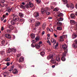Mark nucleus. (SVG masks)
I'll list each match as a JSON object with an SVG mask.
<instances>
[{
  "label": "nucleus",
  "instance_id": "nucleus-1",
  "mask_svg": "<svg viewBox=\"0 0 77 77\" xmlns=\"http://www.w3.org/2000/svg\"><path fill=\"white\" fill-rule=\"evenodd\" d=\"M13 20L11 21V23L12 25H14L16 23V21H18L19 20V17L17 15L13 17Z\"/></svg>",
  "mask_w": 77,
  "mask_h": 77
},
{
  "label": "nucleus",
  "instance_id": "nucleus-2",
  "mask_svg": "<svg viewBox=\"0 0 77 77\" xmlns=\"http://www.w3.org/2000/svg\"><path fill=\"white\" fill-rule=\"evenodd\" d=\"M67 47H67V46L66 45H63L62 46V48L64 49V50H65L64 51V53H66V51H68V50L67 49Z\"/></svg>",
  "mask_w": 77,
  "mask_h": 77
},
{
  "label": "nucleus",
  "instance_id": "nucleus-3",
  "mask_svg": "<svg viewBox=\"0 0 77 77\" xmlns=\"http://www.w3.org/2000/svg\"><path fill=\"white\" fill-rule=\"evenodd\" d=\"M33 15L34 17L36 18L38 17L39 16V12L38 11H35Z\"/></svg>",
  "mask_w": 77,
  "mask_h": 77
},
{
  "label": "nucleus",
  "instance_id": "nucleus-4",
  "mask_svg": "<svg viewBox=\"0 0 77 77\" xmlns=\"http://www.w3.org/2000/svg\"><path fill=\"white\" fill-rule=\"evenodd\" d=\"M66 56V53H64L63 54V57L61 58V60L62 61H65L66 59L65 58V57Z\"/></svg>",
  "mask_w": 77,
  "mask_h": 77
},
{
  "label": "nucleus",
  "instance_id": "nucleus-5",
  "mask_svg": "<svg viewBox=\"0 0 77 77\" xmlns=\"http://www.w3.org/2000/svg\"><path fill=\"white\" fill-rule=\"evenodd\" d=\"M5 36L6 38L9 39H11L12 37V36L9 34H5Z\"/></svg>",
  "mask_w": 77,
  "mask_h": 77
},
{
  "label": "nucleus",
  "instance_id": "nucleus-6",
  "mask_svg": "<svg viewBox=\"0 0 77 77\" xmlns=\"http://www.w3.org/2000/svg\"><path fill=\"white\" fill-rule=\"evenodd\" d=\"M51 41L52 43H53V44L54 45V44L56 43V40H54V39L53 38H51Z\"/></svg>",
  "mask_w": 77,
  "mask_h": 77
},
{
  "label": "nucleus",
  "instance_id": "nucleus-7",
  "mask_svg": "<svg viewBox=\"0 0 77 77\" xmlns=\"http://www.w3.org/2000/svg\"><path fill=\"white\" fill-rule=\"evenodd\" d=\"M24 57H21L19 59L20 62H24Z\"/></svg>",
  "mask_w": 77,
  "mask_h": 77
},
{
  "label": "nucleus",
  "instance_id": "nucleus-8",
  "mask_svg": "<svg viewBox=\"0 0 77 77\" xmlns=\"http://www.w3.org/2000/svg\"><path fill=\"white\" fill-rule=\"evenodd\" d=\"M40 23L39 22H36L35 23V27H37V26H39L40 25Z\"/></svg>",
  "mask_w": 77,
  "mask_h": 77
},
{
  "label": "nucleus",
  "instance_id": "nucleus-9",
  "mask_svg": "<svg viewBox=\"0 0 77 77\" xmlns=\"http://www.w3.org/2000/svg\"><path fill=\"white\" fill-rule=\"evenodd\" d=\"M56 60H57V62H60V57H59V55L56 57Z\"/></svg>",
  "mask_w": 77,
  "mask_h": 77
},
{
  "label": "nucleus",
  "instance_id": "nucleus-10",
  "mask_svg": "<svg viewBox=\"0 0 77 77\" xmlns=\"http://www.w3.org/2000/svg\"><path fill=\"white\" fill-rule=\"evenodd\" d=\"M35 47L37 49H39V48H40V47H41V45H39L38 44H35Z\"/></svg>",
  "mask_w": 77,
  "mask_h": 77
},
{
  "label": "nucleus",
  "instance_id": "nucleus-11",
  "mask_svg": "<svg viewBox=\"0 0 77 77\" xmlns=\"http://www.w3.org/2000/svg\"><path fill=\"white\" fill-rule=\"evenodd\" d=\"M57 26H62V23L61 22H60L59 21H58L57 22Z\"/></svg>",
  "mask_w": 77,
  "mask_h": 77
},
{
  "label": "nucleus",
  "instance_id": "nucleus-12",
  "mask_svg": "<svg viewBox=\"0 0 77 77\" xmlns=\"http://www.w3.org/2000/svg\"><path fill=\"white\" fill-rule=\"evenodd\" d=\"M70 9L71 10L72 9H74V5L73 4H72V3H70Z\"/></svg>",
  "mask_w": 77,
  "mask_h": 77
},
{
  "label": "nucleus",
  "instance_id": "nucleus-13",
  "mask_svg": "<svg viewBox=\"0 0 77 77\" xmlns=\"http://www.w3.org/2000/svg\"><path fill=\"white\" fill-rule=\"evenodd\" d=\"M13 73L14 74H17L18 73V70L15 69L14 70L12 71Z\"/></svg>",
  "mask_w": 77,
  "mask_h": 77
},
{
  "label": "nucleus",
  "instance_id": "nucleus-14",
  "mask_svg": "<svg viewBox=\"0 0 77 77\" xmlns=\"http://www.w3.org/2000/svg\"><path fill=\"white\" fill-rule=\"evenodd\" d=\"M16 52V50L14 48L12 49V54H15Z\"/></svg>",
  "mask_w": 77,
  "mask_h": 77
},
{
  "label": "nucleus",
  "instance_id": "nucleus-15",
  "mask_svg": "<svg viewBox=\"0 0 77 77\" xmlns=\"http://www.w3.org/2000/svg\"><path fill=\"white\" fill-rule=\"evenodd\" d=\"M29 5L30 8H33V4L32 2H29Z\"/></svg>",
  "mask_w": 77,
  "mask_h": 77
},
{
  "label": "nucleus",
  "instance_id": "nucleus-16",
  "mask_svg": "<svg viewBox=\"0 0 77 77\" xmlns=\"http://www.w3.org/2000/svg\"><path fill=\"white\" fill-rule=\"evenodd\" d=\"M57 29L58 30H61L62 29V28L61 26H57Z\"/></svg>",
  "mask_w": 77,
  "mask_h": 77
},
{
  "label": "nucleus",
  "instance_id": "nucleus-17",
  "mask_svg": "<svg viewBox=\"0 0 77 77\" xmlns=\"http://www.w3.org/2000/svg\"><path fill=\"white\" fill-rule=\"evenodd\" d=\"M72 46L74 48H77V45L76 43L75 44H73L72 45Z\"/></svg>",
  "mask_w": 77,
  "mask_h": 77
},
{
  "label": "nucleus",
  "instance_id": "nucleus-18",
  "mask_svg": "<svg viewBox=\"0 0 77 77\" xmlns=\"http://www.w3.org/2000/svg\"><path fill=\"white\" fill-rule=\"evenodd\" d=\"M70 22L72 24H75V21L73 20H70Z\"/></svg>",
  "mask_w": 77,
  "mask_h": 77
},
{
  "label": "nucleus",
  "instance_id": "nucleus-19",
  "mask_svg": "<svg viewBox=\"0 0 77 77\" xmlns=\"http://www.w3.org/2000/svg\"><path fill=\"white\" fill-rule=\"evenodd\" d=\"M31 37L32 39H34L35 38V34H32L31 35Z\"/></svg>",
  "mask_w": 77,
  "mask_h": 77
},
{
  "label": "nucleus",
  "instance_id": "nucleus-20",
  "mask_svg": "<svg viewBox=\"0 0 77 77\" xmlns=\"http://www.w3.org/2000/svg\"><path fill=\"white\" fill-rule=\"evenodd\" d=\"M63 2L64 5H65L68 3V1L67 0H63Z\"/></svg>",
  "mask_w": 77,
  "mask_h": 77
},
{
  "label": "nucleus",
  "instance_id": "nucleus-21",
  "mask_svg": "<svg viewBox=\"0 0 77 77\" xmlns=\"http://www.w3.org/2000/svg\"><path fill=\"white\" fill-rule=\"evenodd\" d=\"M51 62L52 63H54L55 62L54 59H51Z\"/></svg>",
  "mask_w": 77,
  "mask_h": 77
},
{
  "label": "nucleus",
  "instance_id": "nucleus-22",
  "mask_svg": "<svg viewBox=\"0 0 77 77\" xmlns=\"http://www.w3.org/2000/svg\"><path fill=\"white\" fill-rule=\"evenodd\" d=\"M13 9H14V7H12L10 9H8H8H7V11H8V12H11V11H12V10Z\"/></svg>",
  "mask_w": 77,
  "mask_h": 77
},
{
  "label": "nucleus",
  "instance_id": "nucleus-23",
  "mask_svg": "<svg viewBox=\"0 0 77 77\" xmlns=\"http://www.w3.org/2000/svg\"><path fill=\"white\" fill-rule=\"evenodd\" d=\"M71 17V18H74L75 17V15L73 14H72L70 15Z\"/></svg>",
  "mask_w": 77,
  "mask_h": 77
},
{
  "label": "nucleus",
  "instance_id": "nucleus-24",
  "mask_svg": "<svg viewBox=\"0 0 77 77\" xmlns=\"http://www.w3.org/2000/svg\"><path fill=\"white\" fill-rule=\"evenodd\" d=\"M45 26H46V24L45 23H44V24H43L42 26V27L43 28V29L44 30L45 29Z\"/></svg>",
  "mask_w": 77,
  "mask_h": 77
},
{
  "label": "nucleus",
  "instance_id": "nucleus-25",
  "mask_svg": "<svg viewBox=\"0 0 77 77\" xmlns=\"http://www.w3.org/2000/svg\"><path fill=\"white\" fill-rule=\"evenodd\" d=\"M41 12L42 13V14H44V13L45 12V10L43 9H42L41 10Z\"/></svg>",
  "mask_w": 77,
  "mask_h": 77
},
{
  "label": "nucleus",
  "instance_id": "nucleus-26",
  "mask_svg": "<svg viewBox=\"0 0 77 77\" xmlns=\"http://www.w3.org/2000/svg\"><path fill=\"white\" fill-rule=\"evenodd\" d=\"M57 20L58 21H62L63 20V19L62 18H60L59 19H57Z\"/></svg>",
  "mask_w": 77,
  "mask_h": 77
},
{
  "label": "nucleus",
  "instance_id": "nucleus-27",
  "mask_svg": "<svg viewBox=\"0 0 77 77\" xmlns=\"http://www.w3.org/2000/svg\"><path fill=\"white\" fill-rule=\"evenodd\" d=\"M25 7L27 9H28V8H29L30 7V6H29V4H26L25 5Z\"/></svg>",
  "mask_w": 77,
  "mask_h": 77
},
{
  "label": "nucleus",
  "instance_id": "nucleus-28",
  "mask_svg": "<svg viewBox=\"0 0 77 77\" xmlns=\"http://www.w3.org/2000/svg\"><path fill=\"white\" fill-rule=\"evenodd\" d=\"M9 27L10 30H12L13 29H14V27L12 26H9Z\"/></svg>",
  "mask_w": 77,
  "mask_h": 77
},
{
  "label": "nucleus",
  "instance_id": "nucleus-29",
  "mask_svg": "<svg viewBox=\"0 0 77 77\" xmlns=\"http://www.w3.org/2000/svg\"><path fill=\"white\" fill-rule=\"evenodd\" d=\"M29 20H30V21L31 23H34V22H35V20L33 19H30Z\"/></svg>",
  "mask_w": 77,
  "mask_h": 77
},
{
  "label": "nucleus",
  "instance_id": "nucleus-30",
  "mask_svg": "<svg viewBox=\"0 0 77 77\" xmlns=\"http://www.w3.org/2000/svg\"><path fill=\"white\" fill-rule=\"evenodd\" d=\"M5 40L2 41V42L1 45V46L3 45H4L5 44Z\"/></svg>",
  "mask_w": 77,
  "mask_h": 77
},
{
  "label": "nucleus",
  "instance_id": "nucleus-31",
  "mask_svg": "<svg viewBox=\"0 0 77 77\" xmlns=\"http://www.w3.org/2000/svg\"><path fill=\"white\" fill-rule=\"evenodd\" d=\"M58 45H59V44H58V43H57L56 45H55L54 47V48L56 49L57 48V47L58 46Z\"/></svg>",
  "mask_w": 77,
  "mask_h": 77
},
{
  "label": "nucleus",
  "instance_id": "nucleus-32",
  "mask_svg": "<svg viewBox=\"0 0 77 77\" xmlns=\"http://www.w3.org/2000/svg\"><path fill=\"white\" fill-rule=\"evenodd\" d=\"M35 1L37 3L39 4V3H41V0H35Z\"/></svg>",
  "mask_w": 77,
  "mask_h": 77
},
{
  "label": "nucleus",
  "instance_id": "nucleus-33",
  "mask_svg": "<svg viewBox=\"0 0 77 77\" xmlns=\"http://www.w3.org/2000/svg\"><path fill=\"white\" fill-rule=\"evenodd\" d=\"M12 52V49L9 48L8 50V53H10V52Z\"/></svg>",
  "mask_w": 77,
  "mask_h": 77
},
{
  "label": "nucleus",
  "instance_id": "nucleus-34",
  "mask_svg": "<svg viewBox=\"0 0 77 77\" xmlns=\"http://www.w3.org/2000/svg\"><path fill=\"white\" fill-rule=\"evenodd\" d=\"M40 54H41V56H44V55L45 54V53L43 51L42 52L40 53Z\"/></svg>",
  "mask_w": 77,
  "mask_h": 77
},
{
  "label": "nucleus",
  "instance_id": "nucleus-35",
  "mask_svg": "<svg viewBox=\"0 0 77 77\" xmlns=\"http://www.w3.org/2000/svg\"><path fill=\"white\" fill-rule=\"evenodd\" d=\"M19 16H20V17H23V14L20 13L19 14Z\"/></svg>",
  "mask_w": 77,
  "mask_h": 77
},
{
  "label": "nucleus",
  "instance_id": "nucleus-36",
  "mask_svg": "<svg viewBox=\"0 0 77 77\" xmlns=\"http://www.w3.org/2000/svg\"><path fill=\"white\" fill-rule=\"evenodd\" d=\"M66 6L67 8H69L70 7V4H66Z\"/></svg>",
  "mask_w": 77,
  "mask_h": 77
},
{
  "label": "nucleus",
  "instance_id": "nucleus-37",
  "mask_svg": "<svg viewBox=\"0 0 77 77\" xmlns=\"http://www.w3.org/2000/svg\"><path fill=\"white\" fill-rule=\"evenodd\" d=\"M59 11V8H55L54 10V11Z\"/></svg>",
  "mask_w": 77,
  "mask_h": 77
},
{
  "label": "nucleus",
  "instance_id": "nucleus-38",
  "mask_svg": "<svg viewBox=\"0 0 77 77\" xmlns=\"http://www.w3.org/2000/svg\"><path fill=\"white\" fill-rule=\"evenodd\" d=\"M1 54L2 55H5V51H1Z\"/></svg>",
  "mask_w": 77,
  "mask_h": 77
},
{
  "label": "nucleus",
  "instance_id": "nucleus-39",
  "mask_svg": "<svg viewBox=\"0 0 77 77\" xmlns=\"http://www.w3.org/2000/svg\"><path fill=\"white\" fill-rule=\"evenodd\" d=\"M47 43L49 44L50 45H51V42H50V41L49 40H48V41H47Z\"/></svg>",
  "mask_w": 77,
  "mask_h": 77
},
{
  "label": "nucleus",
  "instance_id": "nucleus-40",
  "mask_svg": "<svg viewBox=\"0 0 77 77\" xmlns=\"http://www.w3.org/2000/svg\"><path fill=\"white\" fill-rule=\"evenodd\" d=\"M53 55H50L49 56V58L50 59H53Z\"/></svg>",
  "mask_w": 77,
  "mask_h": 77
},
{
  "label": "nucleus",
  "instance_id": "nucleus-41",
  "mask_svg": "<svg viewBox=\"0 0 77 77\" xmlns=\"http://www.w3.org/2000/svg\"><path fill=\"white\" fill-rule=\"evenodd\" d=\"M5 0H0V2H1V3H5Z\"/></svg>",
  "mask_w": 77,
  "mask_h": 77
},
{
  "label": "nucleus",
  "instance_id": "nucleus-42",
  "mask_svg": "<svg viewBox=\"0 0 77 77\" xmlns=\"http://www.w3.org/2000/svg\"><path fill=\"white\" fill-rule=\"evenodd\" d=\"M20 8H22V9H24V8H25V7H24V6L21 5L20 6Z\"/></svg>",
  "mask_w": 77,
  "mask_h": 77
},
{
  "label": "nucleus",
  "instance_id": "nucleus-43",
  "mask_svg": "<svg viewBox=\"0 0 77 77\" xmlns=\"http://www.w3.org/2000/svg\"><path fill=\"white\" fill-rule=\"evenodd\" d=\"M10 58H8L5 60V61H7V62H8L9 61H10Z\"/></svg>",
  "mask_w": 77,
  "mask_h": 77
},
{
  "label": "nucleus",
  "instance_id": "nucleus-44",
  "mask_svg": "<svg viewBox=\"0 0 77 77\" xmlns=\"http://www.w3.org/2000/svg\"><path fill=\"white\" fill-rule=\"evenodd\" d=\"M63 14L60 13L59 15H58V17H59V16H63Z\"/></svg>",
  "mask_w": 77,
  "mask_h": 77
},
{
  "label": "nucleus",
  "instance_id": "nucleus-45",
  "mask_svg": "<svg viewBox=\"0 0 77 77\" xmlns=\"http://www.w3.org/2000/svg\"><path fill=\"white\" fill-rule=\"evenodd\" d=\"M46 13L47 15H50V13L48 12H46Z\"/></svg>",
  "mask_w": 77,
  "mask_h": 77
},
{
  "label": "nucleus",
  "instance_id": "nucleus-46",
  "mask_svg": "<svg viewBox=\"0 0 77 77\" xmlns=\"http://www.w3.org/2000/svg\"><path fill=\"white\" fill-rule=\"evenodd\" d=\"M48 8H45V12L46 11H48Z\"/></svg>",
  "mask_w": 77,
  "mask_h": 77
},
{
  "label": "nucleus",
  "instance_id": "nucleus-47",
  "mask_svg": "<svg viewBox=\"0 0 77 77\" xmlns=\"http://www.w3.org/2000/svg\"><path fill=\"white\" fill-rule=\"evenodd\" d=\"M49 30L50 32H53V30L52 28H50V29H49Z\"/></svg>",
  "mask_w": 77,
  "mask_h": 77
},
{
  "label": "nucleus",
  "instance_id": "nucleus-48",
  "mask_svg": "<svg viewBox=\"0 0 77 77\" xmlns=\"http://www.w3.org/2000/svg\"><path fill=\"white\" fill-rule=\"evenodd\" d=\"M24 21V19H20V22H22V21Z\"/></svg>",
  "mask_w": 77,
  "mask_h": 77
},
{
  "label": "nucleus",
  "instance_id": "nucleus-49",
  "mask_svg": "<svg viewBox=\"0 0 77 77\" xmlns=\"http://www.w3.org/2000/svg\"><path fill=\"white\" fill-rule=\"evenodd\" d=\"M21 54H18L17 55V57H20V56H21Z\"/></svg>",
  "mask_w": 77,
  "mask_h": 77
},
{
  "label": "nucleus",
  "instance_id": "nucleus-50",
  "mask_svg": "<svg viewBox=\"0 0 77 77\" xmlns=\"http://www.w3.org/2000/svg\"><path fill=\"white\" fill-rule=\"evenodd\" d=\"M7 32L8 33H10V32H11V30L9 29H8L7 30Z\"/></svg>",
  "mask_w": 77,
  "mask_h": 77
},
{
  "label": "nucleus",
  "instance_id": "nucleus-51",
  "mask_svg": "<svg viewBox=\"0 0 77 77\" xmlns=\"http://www.w3.org/2000/svg\"><path fill=\"white\" fill-rule=\"evenodd\" d=\"M35 39L36 41H38L39 40V38L37 37L35 38Z\"/></svg>",
  "mask_w": 77,
  "mask_h": 77
},
{
  "label": "nucleus",
  "instance_id": "nucleus-52",
  "mask_svg": "<svg viewBox=\"0 0 77 77\" xmlns=\"http://www.w3.org/2000/svg\"><path fill=\"white\" fill-rule=\"evenodd\" d=\"M7 68V66H4L3 68V70H4V69H6V68Z\"/></svg>",
  "mask_w": 77,
  "mask_h": 77
},
{
  "label": "nucleus",
  "instance_id": "nucleus-53",
  "mask_svg": "<svg viewBox=\"0 0 77 77\" xmlns=\"http://www.w3.org/2000/svg\"><path fill=\"white\" fill-rule=\"evenodd\" d=\"M6 65L7 66H9V65H10V63L9 62L7 63Z\"/></svg>",
  "mask_w": 77,
  "mask_h": 77
},
{
  "label": "nucleus",
  "instance_id": "nucleus-54",
  "mask_svg": "<svg viewBox=\"0 0 77 77\" xmlns=\"http://www.w3.org/2000/svg\"><path fill=\"white\" fill-rule=\"evenodd\" d=\"M54 35L55 38H57V35H56L55 34H54Z\"/></svg>",
  "mask_w": 77,
  "mask_h": 77
},
{
  "label": "nucleus",
  "instance_id": "nucleus-55",
  "mask_svg": "<svg viewBox=\"0 0 77 77\" xmlns=\"http://www.w3.org/2000/svg\"><path fill=\"white\" fill-rule=\"evenodd\" d=\"M74 36H75L74 38H73V39H74V38H76V37H77V35H74Z\"/></svg>",
  "mask_w": 77,
  "mask_h": 77
},
{
  "label": "nucleus",
  "instance_id": "nucleus-56",
  "mask_svg": "<svg viewBox=\"0 0 77 77\" xmlns=\"http://www.w3.org/2000/svg\"><path fill=\"white\" fill-rule=\"evenodd\" d=\"M31 46L32 47H35V46L33 44H32Z\"/></svg>",
  "mask_w": 77,
  "mask_h": 77
},
{
  "label": "nucleus",
  "instance_id": "nucleus-57",
  "mask_svg": "<svg viewBox=\"0 0 77 77\" xmlns=\"http://www.w3.org/2000/svg\"><path fill=\"white\" fill-rule=\"evenodd\" d=\"M75 44H77V39H75Z\"/></svg>",
  "mask_w": 77,
  "mask_h": 77
},
{
  "label": "nucleus",
  "instance_id": "nucleus-58",
  "mask_svg": "<svg viewBox=\"0 0 77 77\" xmlns=\"http://www.w3.org/2000/svg\"><path fill=\"white\" fill-rule=\"evenodd\" d=\"M4 28L3 27H2V28H1V30L2 31H3V30H4Z\"/></svg>",
  "mask_w": 77,
  "mask_h": 77
},
{
  "label": "nucleus",
  "instance_id": "nucleus-59",
  "mask_svg": "<svg viewBox=\"0 0 77 77\" xmlns=\"http://www.w3.org/2000/svg\"><path fill=\"white\" fill-rule=\"evenodd\" d=\"M45 33V32L44 31H43L42 34V35H44V34Z\"/></svg>",
  "mask_w": 77,
  "mask_h": 77
},
{
  "label": "nucleus",
  "instance_id": "nucleus-60",
  "mask_svg": "<svg viewBox=\"0 0 77 77\" xmlns=\"http://www.w3.org/2000/svg\"><path fill=\"white\" fill-rule=\"evenodd\" d=\"M42 42H40L38 43V44H39V45H40V44H42Z\"/></svg>",
  "mask_w": 77,
  "mask_h": 77
},
{
  "label": "nucleus",
  "instance_id": "nucleus-61",
  "mask_svg": "<svg viewBox=\"0 0 77 77\" xmlns=\"http://www.w3.org/2000/svg\"><path fill=\"white\" fill-rule=\"evenodd\" d=\"M51 9H54V7H53V6H51Z\"/></svg>",
  "mask_w": 77,
  "mask_h": 77
},
{
  "label": "nucleus",
  "instance_id": "nucleus-62",
  "mask_svg": "<svg viewBox=\"0 0 77 77\" xmlns=\"http://www.w3.org/2000/svg\"><path fill=\"white\" fill-rule=\"evenodd\" d=\"M54 67H55V65H53L52 66V67L53 68H54Z\"/></svg>",
  "mask_w": 77,
  "mask_h": 77
},
{
  "label": "nucleus",
  "instance_id": "nucleus-63",
  "mask_svg": "<svg viewBox=\"0 0 77 77\" xmlns=\"http://www.w3.org/2000/svg\"><path fill=\"white\" fill-rule=\"evenodd\" d=\"M48 18L49 19H52V18H53L51 17H48Z\"/></svg>",
  "mask_w": 77,
  "mask_h": 77
},
{
  "label": "nucleus",
  "instance_id": "nucleus-64",
  "mask_svg": "<svg viewBox=\"0 0 77 77\" xmlns=\"http://www.w3.org/2000/svg\"><path fill=\"white\" fill-rule=\"evenodd\" d=\"M75 15L77 16V11L75 12Z\"/></svg>",
  "mask_w": 77,
  "mask_h": 77
}]
</instances>
